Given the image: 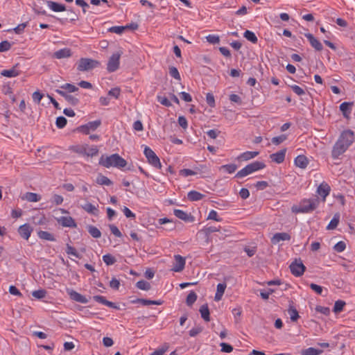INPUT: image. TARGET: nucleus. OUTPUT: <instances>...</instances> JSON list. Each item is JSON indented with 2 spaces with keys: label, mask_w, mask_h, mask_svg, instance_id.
I'll return each instance as SVG.
<instances>
[{
  "label": "nucleus",
  "mask_w": 355,
  "mask_h": 355,
  "mask_svg": "<svg viewBox=\"0 0 355 355\" xmlns=\"http://www.w3.org/2000/svg\"><path fill=\"white\" fill-rule=\"evenodd\" d=\"M291 236L286 232L275 233L271 238V243L274 245L279 243L282 241H289Z\"/></svg>",
  "instance_id": "21"
},
{
  "label": "nucleus",
  "mask_w": 355,
  "mask_h": 355,
  "mask_svg": "<svg viewBox=\"0 0 355 355\" xmlns=\"http://www.w3.org/2000/svg\"><path fill=\"white\" fill-rule=\"evenodd\" d=\"M71 56V50L68 48H64L55 51L53 54V57L57 59H62L69 58Z\"/></svg>",
  "instance_id": "28"
},
{
  "label": "nucleus",
  "mask_w": 355,
  "mask_h": 355,
  "mask_svg": "<svg viewBox=\"0 0 355 355\" xmlns=\"http://www.w3.org/2000/svg\"><path fill=\"white\" fill-rule=\"evenodd\" d=\"M12 47V44L8 40H4L0 43V52L9 51Z\"/></svg>",
  "instance_id": "54"
},
{
  "label": "nucleus",
  "mask_w": 355,
  "mask_h": 355,
  "mask_svg": "<svg viewBox=\"0 0 355 355\" xmlns=\"http://www.w3.org/2000/svg\"><path fill=\"white\" fill-rule=\"evenodd\" d=\"M18 64L13 66L10 69H4L1 71V75L8 78L17 77L21 73V71L18 70Z\"/></svg>",
  "instance_id": "23"
},
{
  "label": "nucleus",
  "mask_w": 355,
  "mask_h": 355,
  "mask_svg": "<svg viewBox=\"0 0 355 355\" xmlns=\"http://www.w3.org/2000/svg\"><path fill=\"white\" fill-rule=\"evenodd\" d=\"M62 90H66L69 93L75 92L78 90V87L71 83H65L60 86Z\"/></svg>",
  "instance_id": "45"
},
{
  "label": "nucleus",
  "mask_w": 355,
  "mask_h": 355,
  "mask_svg": "<svg viewBox=\"0 0 355 355\" xmlns=\"http://www.w3.org/2000/svg\"><path fill=\"white\" fill-rule=\"evenodd\" d=\"M304 36L308 39L311 46L316 51H320L322 50L323 46L321 42L315 38L311 33H305Z\"/></svg>",
  "instance_id": "15"
},
{
  "label": "nucleus",
  "mask_w": 355,
  "mask_h": 355,
  "mask_svg": "<svg viewBox=\"0 0 355 355\" xmlns=\"http://www.w3.org/2000/svg\"><path fill=\"white\" fill-rule=\"evenodd\" d=\"M287 139V136L286 135H281L277 137H274L272 138V143L275 145H279L284 142Z\"/></svg>",
  "instance_id": "52"
},
{
  "label": "nucleus",
  "mask_w": 355,
  "mask_h": 355,
  "mask_svg": "<svg viewBox=\"0 0 355 355\" xmlns=\"http://www.w3.org/2000/svg\"><path fill=\"white\" fill-rule=\"evenodd\" d=\"M227 285L225 283L218 284L217 285V290L215 294L214 300L219 301L222 299V297L225 293Z\"/></svg>",
  "instance_id": "32"
},
{
  "label": "nucleus",
  "mask_w": 355,
  "mask_h": 355,
  "mask_svg": "<svg viewBox=\"0 0 355 355\" xmlns=\"http://www.w3.org/2000/svg\"><path fill=\"white\" fill-rule=\"evenodd\" d=\"M288 313L290 315V318L292 322H296L298 320V318H300L298 311L292 305H290V306L288 309Z\"/></svg>",
  "instance_id": "38"
},
{
  "label": "nucleus",
  "mask_w": 355,
  "mask_h": 355,
  "mask_svg": "<svg viewBox=\"0 0 355 355\" xmlns=\"http://www.w3.org/2000/svg\"><path fill=\"white\" fill-rule=\"evenodd\" d=\"M202 329H203L202 327L200 326L193 327L189 331V336L191 337H194V336H197L198 334H199L200 333H201L202 331Z\"/></svg>",
  "instance_id": "63"
},
{
  "label": "nucleus",
  "mask_w": 355,
  "mask_h": 355,
  "mask_svg": "<svg viewBox=\"0 0 355 355\" xmlns=\"http://www.w3.org/2000/svg\"><path fill=\"white\" fill-rule=\"evenodd\" d=\"M125 30L124 26H115L109 28V31L116 34H121Z\"/></svg>",
  "instance_id": "60"
},
{
  "label": "nucleus",
  "mask_w": 355,
  "mask_h": 355,
  "mask_svg": "<svg viewBox=\"0 0 355 355\" xmlns=\"http://www.w3.org/2000/svg\"><path fill=\"white\" fill-rule=\"evenodd\" d=\"M319 205L318 198L304 199L299 205H294L291 210L293 213H309L315 209Z\"/></svg>",
  "instance_id": "2"
},
{
  "label": "nucleus",
  "mask_w": 355,
  "mask_h": 355,
  "mask_svg": "<svg viewBox=\"0 0 355 355\" xmlns=\"http://www.w3.org/2000/svg\"><path fill=\"white\" fill-rule=\"evenodd\" d=\"M32 295L37 299H42L46 295V291L44 289H39L32 292Z\"/></svg>",
  "instance_id": "51"
},
{
  "label": "nucleus",
  "mask_w": 355,
  "mask_h": 355,
  "mask_svg": "<svg viewBox=\"0 0 355 355\" xmlns=\"http://www.w3.org/2000/svg\"><path fill=\"white\" fill-rule=\"evenodd\" d=\"M67 123V120L65 117L60 116L56 119L55 125L58 128H63Z\"/></svg>",
  "instance_id": "53"
},
{
  "label": "nucleus",
  "mask_w": 355,
  "mask_h": 355,
  "mask_svg": "<svg viewBox=\"0 0 355 355\" xmlns=\"http://www.w3.org/2000/svg\"><path fill=\"white\" fill-rule=\"evenodd\" d=\"M169 74L176 80H180L181 79L180 73L175 67H169Z\"/></svg>",
  "instance_id": "55"
},
{
  "label": "nucleus",
  "mask_w": 355,
  "mask_h": 355,
  "mask_svg": "<svg viewBox=\"0 0 355 355\" xmlns=\"http://www.w3.org/2000/svg\"><path fill=\"white\" fill-rule=\"evenodd\" d=\"M55 92L64 98V99L71 105H76L79 103V99L71 94H68L64 90L57 89Z\"/></svg>",
  "instance_id": "13"
},
{
  "label": "nucleus",
  "mask_w": 355,
  "mask_h": 355,
  "mask_svg": "<svg viewBox=\"0 0 355 355\" xmlns=\"http://www.w3.org/2000/svg\"><path fill=\"white\" fill-rule=\"evenodd\" d=\"M207 219L208 220H214L217 222H220L222 220V218L218 216L217 211H216L215 210H213V209L209 211Z\"/></svg>",
  "instance_id": "59"
},
{
  "label": "nucleus",
  "mask_w": 355,
  "mask_h": 355,
  "mask_svg": "<svg viewBox=\"0 0 355 355\" xmlns=\"http://www.w3.org/2000/svg\"><path fill=\"white\" fill-rule=\"evenodd\" d=\"M289 268L291 272L295 277L302 276L306 270V267L300 259L299 261L295 259L291 263Z\"/></svg>",
  "instance_id": "8"
},
{
  "label": "nucleus",
  "mask_w": 355,
  "mask_h": 355,
  "mask_svg": "<svg viewBox=\"0 0 355 355\" xmlns=\"http://www.w3.org/2000/svg\"><path fill=\"white\" fill-rule=\"evenodd\" d=\"M207 41L212 44H218L220 42V37L216 35H209L206 37Z\"/></svg>",
  "instance_id": "57"
},
{
  "label": "nucleus",
  "mask_w": 355,
  "mask_h": 355,
  "mask_svg": "<svg viewBox=\"0 0 355 355\" xmlns=\"http://www.w3.org/2000/svg\"><path fill=\"white\" fill-rule=\"evenodd\" d=\"M137 288L142 291H149L151 288L150 284L145 280H139L136 283Z\"/></svg>",
  "instance_id": "42"
},
{
  "label": "nucleus",
  "mask_w": 355,
  "mask_h": 355,
  "mask_svg": "<svg viewBox=\"0 0 355 355\" xmlns=\"http://www.w3.org/2000/svg\"><path fill=\"white\" fill-rule=\"evenodd\" d=\"M220 347H221V352H223L230 353L233 351V347L228 343H221Z\"/></svg>",
  "instance_id": "62"
},
{
  "label": "nucleus",
  "mask_w": 355,
  "mask_h": 355,
  "mask_svg": "<svg viewBox=\"0 0 355 355\" xmlns=\"http://www.w3.org/2000/svg\"><path fill=\"white\" fill-rule=\"evenodd\" d=\"M96 182L100 185L110 186L112 182L106 176L99 173L96 178Z\"/></svg>",
  "instance_id": "35"
},
{
  "label": "nucleus",
  "mask_w": 355,
  "mask_h": 355,
  "mask_svg": "<svg viewBox=\"0 0 355 355\" xmlns=\"http://www.w3.org/2000/svg\"><path fill=\"white\" fill-rule=\"evenodd\" d=\"M88 148V144H85L81 146H76L73 149L74 152L77 153L78 154L85 155L86 153V150Z\"/></svg>",
  "instance_id": "61"
},
{
  "label": "nucleus",
  "mask_w": 355,
  "mask_h": 355,
  "mask_svg": "<svg viewBox=\"0 0 355 355\" xmlns=\"http://www.w3.org/2000/svg\"><path fill=\"white\" fill-rule=\"evenodd\" d=\"M199 311L202 318L206 321H210V312L207 304H205L200 307Z\"/></svg>",
  "instance_id": "31"
},
{
  "label": "nucleus",
  "mask_w": 355,
  "mask_h": 355,
  "mask_svg": "<svg viewBox=\"0 0 355 355\" xmlns=\"http://www.w3.org/2000/svg\"><path fill=\"white\" fill-rule=\"evenodd\" d=\"M93 299L96 302L101 303V304H102L103 305H105V306H107L108 307H110V308H112V309H116V310L120 309L119 306L116 304H115V303H114L112 302L108 301L103 296H101V295H94L93 297Z\"/></svg>",
  "instance_id": "18"
},
{
  "label": "nucleus",
  "mask_w": 355,
  "mask_h": 355,
  "mask_svg": "<svg viewBox=\"0 0 355 355\" xmlns=\"http://www.w3.org/2000/svg\"><path fill=\"white\" fill-rule=\"evenodd\" d=\"M58 222L63 227L76 228L77 224L74 219L71 216H61L58 219Z\"/></svg>",
  "instance_id": "16"
},
{
  "label": "nucleus",
  "mask_w": 355,
  "mask_h": 355,
  "mask_svg": "<svg viewBox=\"0 0 355 355\" xmlns=\"http://www.w3.org/2000/svg\"><path fill=\"white\" fill-rule=\"evenodd\" d=\"M37 236H39L40 239H44L46 241H55L54 236L52 234H51L46 231H42V230L38 231Z\"/></svg>",
  "instance_id": "36"
},
{
  "label": "nucleus",
  "mask_w": 355,
  "mask_h": 355,
  "mask_svg": "<svg viewBox=\"0 0 355 355\" xmlns=\"http://www.w3.org/2000/svg\"><path fill=\"white\" fill-rule=\"evenodd\" d=\"M339 223V216L338 215H334L333 218L329 222V225L327 227V230H334L336 228Z\"/></svg>",
  "instance_id": "47"
},
{
  "label": "nucleus",
  "mask_w": 355,
  "mask_h": 355,
  "mask_svg": "<svg viewBox=\"0 0 355 355\" xmlns=\"http://www.w3.org/2000/svg\"><path fill=\"white\" fill-rule=\"evenodd\" d=\"M346 248V244L344 241H340L338 242L334 246V250L337 252H342Z\"/></svg>",
  "instance_id": "56"
},
{
  "label": "nucleus",
  "mask_w": 355,
  "mask_h": 355,
  "mask_svg": "<svg viewBox=\"0 0 355 355\" xmlns=\"http://www.w3.org/2000/svg\"><path fill=\"white\" fill-rule=\"evenodd\" d=\"M66 253L67 254L73 255V256L76 257V258H79V259L81 258V256L80 255L79 253H78L76 248L69 244H67Z\"/></svg>",
  "instance_id": "50"
},
{
  "label": "nucleus",
  "mask_w": 355,
  "mask_h": 355,
  "mask_svg": "<svg viewBox=\"0 0 355 355\" xmlns=\"http://www.w3.org/2000/svg\"><path fill=\"white\" fill-rule=\"evenodd\" d=\"M175 263L173 266L172 270L174 272H181L184 270L185 266V259L180 254L174 256Z\"/></svg>",
  "instance_id": "12"
},
{
  "label": "nucleus",
  "mask_w": 355,
  "mask_h": 355,
  "mask_svg": "<svg viewBox=\"0 0 355 355\" xmlns=\"http://www.w3.org/2000/svg\"><path fill=\"white\" fill-rule=\"evenodd\" d=\"M109 227H110V230L112 234H113L115 236H116V237L122 236L121 232H120V230L116 225L112 224V225H109Z\"/></svg>",
  "instance_id": "64"
},
{
  "label": "nucleus",
  "mask_w": 355,
  "mask_h": 355,
  "mask_svg": "<svg viewBox=\"0 0 355 355\" xmlns=\"http://www.w3.org/2000/svg\"><path fill=\"white\" fill-rule=\"evenodd\" d=\"M323 352L322 349H315L314 347H309L302 351V355H320Z\"/></svg>",
  "instance_id": "39"
},
{
  "label": "nucleus",
  "mask_w": 355,
  "mask_h": 355,
  "mask_svg": "<svg viewBox=\"0 0 355 355\" xmlns=\"http://www.w3.org/2000/svg\"><path fill=\"white\" fill-rule=\"evenodd\" d=\"M24 200H26L28 202H38L41 200V196L35 193L26 192L24 196L22 198Z\"/></svg>",
  "instance_id": "34"
},
{
  "label": "nucleus",
  "mask_w": 355,
  "mask_h": 355,
  "mask_svg": "<svg viewBox=\"0 0 355 355\" xmlns=\"http://www.w3.org/2000/svg\"><path fill=\"white\" fill-rule=\"evenodd\" d=\"M33 231V228L28 223L21 225L18 229L19 235L24 239L28 240Z\"/></svg>",
  "instance_id": "19"
},
{
  "label": "nucleus",
  "mask_w": 355,
  "mask_h": 355,
  "mask_svg": "<svg viewBox=\"0 0 355 355\" xmlns=\"http://www.w3.org/2000/svg\"><path fill=\"white\" fill-rule=\"evenodd\" d=\"M144 154L146 156L148 162L157 169H161L162 164L159 158L155 153L148 146H145Z\"/></svg>",
  "instance_id": "5"
},
{
  "label": "nucleus",
  "mask_w": 355,
  "mask_h": 355,
  "mask_svg": "<svg viewBox=\"0 0 355 355\" xmlns=\"http://www.w3.org/2000/svg\"><path fill=\"white\" fill-rule=\"evenodd\" d=\"M121 55V53L120 52L114 53L111 55L107 64V70L109 72L116 71L119 69Z\"/></svg>",
  "instance_id": "7"
},
{
  "label": "nucleus",
  "mask_w": 355,
  "mask_h": 355,
  "mask_svg": "<svg viewBox=\"0 0 355 355\" xmlns=\"http://www.w3.org/2000/svg\"><path fill=\"white\" fill-rule=\"evenodd\" d=\"M309 164L307 157L305 155H300L295 159V164L301 168H305Z\"/></svg>",
  "instance_id": "29"
},
{
  "label": "nucleus",
  "mask_w": 355,
  "mask_h": 355,
  "mask_svg": "<svg viewBox=\"0 0 355 355\" xmlns=\"http://www.w3.org/2000/svg\"><path fill=\"white\" fill-rule=\"evenodd\" d=\"M98 205L95 206L90 202H86L85 204L81 205L82 209H83L87 213L92 214L94 216L98 215L99 211L98 209Z\"/></svg>",
  "instance_id": "26"
},
{
  "label": "nucleus",
  "mask_w": 355,
  "mask_h": 355,
  "mask_svg": "<svg viewBox=\"0 0 355 355\" xmlns=\"http://www.w3.org/2000/svg\"><path fill=\"white\" fill-rule=\"evenodd\" d=\"M197 295L194 291H191L187 297L186 303L188 306H192L197 300Z\"/></svg>",
  "instance_id": "44"
},
{
  "label": "nucleus",
  "mask_w": 355,
  "mask_h": 355,
  "mask_svg": "<svg viewBox=\"0 0 355 355\" xmlns=\"http://www.w3.org/2000/svg\"><path fill=\"white\" fill-rule=\"evenodd\" d=\"M286 153V148L279 150L275 153H272L270 155L271 160L277 164L282 163L285 159Z\"/></svg>",
  "instance_id": "20"
},
{
  "label": "nucleus",
  "mask_w": 355,
  "mask_h": 355,
  "mask_svg": "<svg viewBox=\"0 0 355 355\" xmlns=\"http://www.w3.org/2000/svg\"><path fill=\"white\" fill-rule=\"evenodd\" d=\"M345 304H346V303L343 300H338L336 301L334 306L333 311L335 313H338L341 312L343 310Z\"/></svg>",
  "instance_id": "41"
},
{
  "label": "nucleus",
  "mask_w": 355,
  "mask_h": 355,
  "mask_svg": "<svg viewBox=\"0 0 355 355\" xmlns=\"http://www.w3.org/2000/svg\"><path fill=\"white\" fill-rule=\"evenodd\" d=\"M197 171H193L191 169L189 168H184L180 171V175L184 176V177H188L189 175H194L198 173V171H200V168H196Z\"/></svg>",
  "instance_id": "48"
},
{
  "label": "nucleus",
  "mask_w": 355,
  "mask_h": 355,
  "mask_svg": "<svg viewBox=\"0 0 355 355\" xmlns=\"http://www.w3.org/2000/svg\"><path fill=\"white\" fill-rule=\"evenodd\" d=\"M347 150V148L344 145L340 144L336 141L331 150V157L334 159H339L340 156L344 154Z\"/></svg>",
  "instance_id": "10"
},
{
  "label": "nucleus",
  "mask_w": 355,
  "mask_h": 355,
  "mask_svg": "<svg viewBox=\"0 0 355 355\" xmlns=\"http://www.w3.org/2000/svg\"><path fill=\"white\" fill-rule=\"evenodd\" d=\"M46 4L54 12H63L67 10L64 4H60L53 1H46Z\"/></svg>",
  "instance_id": "27"
},
{
  "label": "nucleus",
  "mask_w": 355,
  "mask_h": 355,
  "mask_svg": "<svg viewBox=\"0 0 355 355\" xmlns=\"http://www.w3.org/2000/svg\"><path fill=\"white\" fill-rule=\"evenodd\" d=\"M204 197V194L194 190L189 191L187 194V198L190 201H198Z\"/></svg>",
  "instance_id": "33"
},
{
  "label": "nucleus",
  "mask_w": 355,
  "mask_h": 355,
  "mask_svg": "<svg viewBox=\"0 0 355 355\" xmlns=\"http://www.w3.org/2000/svg\"><path fill=\"white\" fill-rule=\"evenodd\" d=\"M98 152H99V150H98V148L97 146H92V147L88 146V148L86 150V153H85V156L94 157L98 154Z\"/></svg>",
  "instance_id": "46"
},
{
  "label": "nucleus",
  "mask_w": 355,
  "mask_h": 355,
  "mask_svg": "<svg viewBox=\"0 0 355 355\" xmlns=\"http://www.w3.org/2000/svg\"><path fill=\"white\" fill-rule=\"evenodd\" d=\"M258 151H246L243 153H241L238 157V160H243V161H248L249 159H251L252 158H254L259 155Z\"/></svg>",
  "instance_id": "30"
},
{
  "label": "nucleus",
  "mask_w": 355,
  "mask_h": 355,
  "mask_svg": "<svg viewBox=\"0 0 355 355\" xmlns=\"http://www.w3.org/2000/svg\"><path fill=\"white\" fill-rule=\"evenodd\" d=\"M236 169L237 166L235 164H225L220 167V171L224 170L230 174L234 173Z\"/></svg>",
  "instance_id": "43"
},
{
  "label": "nucleus",
  "mask_w": 355,
  "mask_h": 355,
  "mask_svg": "<svg viewBox=\"0 0 355 355\" xmlns=\"http://www.w3.org/2000/svg\"><path fill=\"white\" fill-rule=\"evenodd\" d=\"M93 299L96 302L101 303V304H102L103 305H105V306H107L108 307H110V308H112V309H116V310L120 309L119 306L116 304H115V303H114L112 302L108 301L103 296H101V295H94L93 297Z\"/></svg>",
  "instance_id": "17"
},
{
  "label": "nucleus",
  "mask_w": 355,
  "mask_h": 355,
  "mask_svg": "<svg viewBox=\"0 0 355 355\" xmlns=\"http://www.w3.org/2000/svg\"><path fill=\"white\" fill-rule=\"evenodd\" d=\"M243 37L245 38H246V40H248V41L251 42L253 44H257L258 42L257 37L256 36L254 33H253L251 31H249V30L245 31L243 33Z\"/></svg>",
  "instance_id": "37"
},
{
  "label": "nucleus",
  "mask_w": 355,
  "mask_h": 355,
  "mask_svg": "<svg viewBox=\"0 0 355 355\" xmlns=\"http://www.w3.org/2000/svg\"><path fill=\"white\" fill-rule=\"evenodd\" d=\"M173 214L177 218L184 220V222L192 223L195 220L193 216L181 209H175L173 210Z\"/></svg>",
  "instance_id": "11"
},
{
  "label": "nucleus",
  "mask_w": 355,
  "mask_h": 355,
  "mask_svg": "<svg viewBox=\"0 0 355 355\" xmlns=\"http://www.w3.org/2000/svg\"><path fill=\"white\" fill-rule=\"evenodd\" d=\"M87 231L95 239H98L101 236V231L95 226L88 225Z\"/></svg>",
  "instance_id": "40"
},
{
  "label": "nucleus",
  "mask_w": 355,
  "mask_h": 355,
  "mask_svg": "<svg viewBox=\"0 0 355 355\" xmlns=\"http://www.w3.org/2000/svg\"><path fill=\"white\" fill-rule=\"evenodd\" d=\"M355 139L354 133L351 130H343L340 135L337 141L344 145L347 149L354 143Z\"/></svg>",
  "instance_id": "6"
},
{
  "label": "nucleus",
  "mask_w": 355,
  "mask_h": 355,
  "mask_svg": "<svg viewBox=\"0 0 355 355\" xmlns=\"http://www.w3.org/2000/svg\"><path fill=\"white\" fill-rule=\"evenodd\" d=\"M101 125V120H96L89 121L85 125H82L77 128L78 132H83L85 135H88L89 132L96 130Z\"/></svg>",
  "instance_id": "9"
},
{
  "label": "nucleus",
  "mask_w": 355,
  "mask_h": 355,
  "mask_svg": "<svg viewBox=\"0 0 355 355\" xmlns=\"http://www.w3.org/2000/svg\"><path fill=\"white\" fill-rule=\"evenodd\" d=\"M331 191L330 186L325 182H322L317 188V193L325 200Z\"/></svg>",
  "instance_id": "14"
},
{
  "label": "nucleus",
  "mask_w": 355,
  "mask_h": 355,
  "mask_svg": "<svg viewBox=\"0 0 355 355\" xmlns=\"http://www.w3.org/2000/svg\"><path fill=\"white\" fill-rule=\"evenodd\" d=\"M315 311L318 313H322L324 315H329L330 314V309L326 306H316Z\"/></svg>",
  "instance_id": "58"
},
{
  "label": "nucleus",
  "mask_w": 355,
  "mask_h": 355,
  "mask_svg": "<svg viewBox=\"0 0 355 355\" xmlns=\"http://www.w3.org/2000/svg\"><path fill=\"white\" fill-rule=\"evenodd\" d=\"M68 293L70 296V298L75 302L83 304H86L88 302V300L86 298L85 296L81 295L80 293L73 290L70 291Z\"/></svg>",
  "instance_id": "24"
},
{
  "label": "nucleus",
  "mask_w": 355,
  "mask_h": 355,
  "mask_svg": "<svg viewBox=\"0 0 355 355\" xmlns=\"http://www.w3.org/2000/svg\"><path fill=\"white\" fill-rule=\"evenodd\" d=\"M98 164L105 168L116 167L121 168L127 165V162L119 154L114 153L110 156L102 155Z\"/></svg>",
  "instance_id": "1"
},
{
  "label": "nucleus",
  "mask_w": 355,
  "mask_h": 355,
  "mask_svg": "<svg viewBox=\"0 0 355 355\" xmlns=\"http://www.w3.org/2000/svg\"><path fill=\"white\" fill-rule=\"evenodd\" d=\"M130 302L133 304H141L144 306L148 305H161L163 303L162 300H151L143 298H137L135 300H131Z\"/></svg>",
  "instance_id": "22"
},
{
  "label": "nucleus",
  "mask_w": 355,
  "mask_h": 355,
  "mask_svg": "<svg viewBox=\"0 0 355 355\" xmlns=\"http://www.w3.org/2000/svg\"><path fill=\"white\" fill-rule=\"evenodd\" d=\"M99 65L100 62L98 60L82 58L77 62V70L78 71H88L99 67Z\"/></svg>",
  "instance_id": "4"
},
{
  "label": "nucleus",
  "mask_w": 355,
  "mask_h": 355,
  "mask_svg": "<svg viewBox=\"0 0 355 355\" xmlns=\"http://www.w3.org/2000/svg\"><path fill=\"white\" fill-rule=\"evenodd\" d=\"M266 167V164L262 162L255 161L253 162L247 166H245L243 168L238 171L235 175V178H242L245 177L255 171L263 169Z\"/></svg>",
  "instance_id": "3"
},
{
  "label": "nucleus",
  "mask_w": 355,
  "mask_h": 355,
  "mask_svg": "<svg viewBox=\"0 0 355 355\" xmlns=\"http://www.w3.org/2000/svg\"><path fill=\"white\" fill-rule=\"evenodd\" d=\"M352 105H353L352 102H343V103L340 104V110L342 112L345 118H346V119L349 118Z\"/></svg>",
  "instance_id": "25"
},
{
  "label": "nucleus",
  "mask_w": 355,
  "mask_h": 355,
  "mask_svg": "<svg viewBox=\"0 0 355 355\" xmlns=\"http://www.w3.org/2000/svg\"><path fill=\"white\" fill-rule=\"evenodd\" d=\"M103 261L106 263V265L111 266L116 261V259L112 254H106L103 256Z\"/></svg>",
  "instance_id": "49"
}]
</instances>
